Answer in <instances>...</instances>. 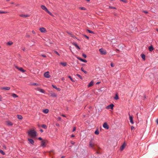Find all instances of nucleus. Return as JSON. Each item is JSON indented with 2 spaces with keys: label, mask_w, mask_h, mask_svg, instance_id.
<instances>
[{
  "label": "nucleus",
  "mask_w": 158,
  "mask_h": 158,
  "mask_svg": "<svg viewBox=\"0 0 158 158\" xmlns=\"http://www.w3.org/2000/svg\"><path fill=\"white\" fill-rule=\"evenodd\" d=\"M64 157V156H62V157H61V158H63Z\"/></svg>",
  "instance_id": "64"
},
{
  "label": "nucleus",
  "mask_w": 158,
  "mask_h": 158,
  "mask_svg": "<svg viewBox=\"0 0 158 158\" xmlns=\"http://www.w3.org/2000/svg\"><path fill=\"white\" fill-rule=\"evenodd\" d=\"M32 32L34 34H35V32L34 31H32Z\"/></svg>",
  "instance_id": "59"
},
{
  "label": "nucleus",
  "mask_w": 158,
  "mask_h": 158,
  "mask_svg": "<svg viewBox=\"0 0 158 158\" xmlns=\"http://www.w3.org/2000/svg\"><path fill=\"white\" fill-rule=\"evenodd\" d=\"M73 45L76 47H77V48L79 49H80V48H79V47L77 45V44H76V43H74L73 44Z\"/></svg>",
  "instance_id": "30"
},
{
  "label": "nucleus",
  "mask_w": 158,
  "mask_h": 158,
  "mask_svg": "<svg viewBox=\"0 0 158 158\" xmlns=\"http://www.w3.org/2000/svg\"><path fill=\"white\" fill-rule=\"evenodd\" d=\"M77 59L78 60H80V61H81L84 62H85V63H86L87 62V61L86 60L83 59H81V58H79V57H78Z\"/></svg>",
  "instance_id": "18"
},
{
  "label": "nucleus",
  "mask_w": 158,
  "mask_h": 158,
  "mask_svg": "<svg viewBox=\"0 0 158 158\" xmlns=\"http://www.w3.org/2000/svg\"><path fill=\"white\" fill-rule=\"evenodd\" d=\"M82 55L84 58H86L87 56L85 54H82Z\"/></svg>",
  "instance_id": "39"
},
{
  "label": "nucleus",
  "mask_w": 158,
  "mask_h": 158,
  "mask_svg": "<svg viewBox=\"0 0 158 158\" xmlns=\"http://www.w3.org/2000/svg\"><path fill=\"white\" fill-rule=\"evenodd\" d=\"M141 57L144 60H145V55L143 54H142Z\"/></svg>",
  "instance_id": "27"
},
{
  "label": "nucleus",
  "mask_w": 158,
  "mask_h": 158,
  "mask_svg": "<svg viewBox=\"0 0 158 158\" xmlns=\"http://www.w3.org/2000/svg\"><path fill=\"white\" fill-rule=\"evenodd\" d=\"M47 12L50 15H51V16H52L53 15H52V14L49 11H48H48Z\"/></svg>",
  "instance_id": "41"
},
{
  "label": "nucleus",
  "mask_w": 158,
  "mask_h": 158,
  "mask_svg": "<svg viewBox=\"0 0 158 158\" xmlns=\"http://www.w3.org/2000/svg\"><path fill=\"white\" fill-rule=\"evenodd\" d=\"M13 44V42L11 41H9L7 43V44L11 45Z\"/></svg>",
  "instance_id": "28"
},
{
  "label": "nucleus",
  "mask_w": 158,
  "mask_h": 158,
  "mask_svg": "<svg viewBox=\"0 0 158 158\" xmlns=\"http://www.w3.org/2000/svg\"><path fill=\"white\" fill-rule=\"evenodd\" d=\"M0 153L3 155H5V153L2 150H0Z\"/></svg>",
  "instance_id": "32"
},
{
  "label": "nucleus",
  "mask_w": 158,
  "mask_h": 158,
  "mask_svg": "<svg viewBox=\"0 0 158 158\" xmlns=\"http://www.w3.org/2000/svg\"><path fill=\"white\" fill-rule=\"evenodd\" d=\"M6 11H0V14H6L8 13Z\"/></svg>",
  "instance_id": "33"
},
{
  "label": "nucleus",
  "mask_w": 158,
  "mask_h": 158,
  "mask_svg": "<svg viewBox=\"0 0 158 158\" xmlns=\"http://www.w3.org/2000/svg\"><path fill=\"white\" fill-rule=\"evenodd\" d=\"M103 127L104 128L106 129H109V126L106 123H105L103 124Z\"/></svg>",
  "instance_id": "10"
},
{
  "label": "nucleus",
  "mask_w": 158,
  "mask_h": 158,
  "mask_svg": "<svg viewBox=\"0 0 158 158\" xmlns=\"http://www.w3.org/2000/svg\"><path fill=\"white\" fill-rule=\"evenodd\" d=\"M60 64L64 66H65L67 64L66 62H61Z\"/></svg>",
  "instance_id": "23"
},
{
  "label": "nucleus",
  "mask_w": 158,
  "mask_h": 158,
  "mask_svg": "<svg viewBox=\"0 0 158 158\" xmlns=\"http://www.w3.org/2000/svg\"><path fill=\"white\" fill-rule=\"evenodd\" d=\"M94 133L96 135H98L99 133L98 130V129L96 130Z\"/></svg>",
  "instance_id": "31"
},
{
  "label": "nucleus",
  "mask_w": 158,
  "mask_h": 158,
  "mask_svg": "<svg viewBox=\"0 0 158 158\" xmlns=\"http://www.w3.org/2000/svg\"><path fill=\"white\" fill-rule=\"evenodd\" d=\"M28 140L29 141V142L31 144H33V145L34 144V142L33 139H31L28 138Z\"/></svg>",
  "instance_id": "12"
},
{
  "label": "nucleus",
  "mask_w": 158,
  "mask_h": 158,
  "mask_svg": "<svg viewBox=\"0 0 158 158\" xmlns=\"http://www.w3.org/2000/svg\"><path fill=\"white\" fill-rule=\"evenodd\" d=\"M12 95L14 98H17L18 97V96H17L16 94L14 93L12 94Z\"/></svg>",
  "instance_id": "25"
},
{
  "label": "nucleus",
  "mask_w": 158,
  "mask_h": 158,
  "mask_svg": "<svg viewBox=\"0 0 158 158\" xmlns=\"http://www.w3.org/2000/svg\"><path fill=\"white\" fill-rule=\"evenodd\" d=\"M52 86L54 88V89H56L58 91H60V88H57L56 86L55 85H52Z\"/></svg>",
  "instance_id": "19"
},
{
  "label": "nucleus",
  "mask_w": 158,
  "mask_h": 158,
  "mask_svg": "<svg viewBox=\"0 0 158 158\" xmlns=\"http://www.w3.org/2000/svg\"><path fill=\"white\" fill-rule=\"evenodd\" d=\"M31 85L33 86H39L40 85L37 83H33L31 84Z\"/></svg>",
  "instance_id": "26"
},
{
  "label": "nucleus",
  "mask_w": 158,
  "mask_h": 158,
  "mask_svg": "<svg viewBox=\"0 0 158 158\" xmlns=\"http://www.w3.org/2000/svg\"><path fill=\"white\" fill-rule=\"evenodd\" d=\"M2 98V96L0 95V101H1Z\"/></svg>",
  "instance_id": "52"
},
{
  "label": "nucleus",
  "mask_w": 158,
  "mask_h": 158,
  "mask_svg": "<svg viewBox=\"0 0 158 158\" xmlns=\"http://www.w3.org/2000/svg\"><path fill=\"white\" fill-rule=\"evenodd\" d=\"M83 72H84V73H85V74H86L87 73V72L86 71L84 70Z\"/></svg>",
  "instance_id": "55"
},
{
  "label": "nucleus",
  "mask_w": 158,
  "mask_h": 158,
  "mask_svg": "<svg viewBox=\"0 0 158 158\" xmlns=\"http://www.w3.org/2000/svg\"><path fill=\"white\" fill-rule=\"evenodd\" d=\"M87 31L89 33H94V32L92 31H91V30H87Z\"/></svg>",
  "instance_id": "38"
},
{
  "label": "nucleus",
  "mask_w": 158,
  "mask_h": 158,
  "mask_svg": "<svg viewBox=\"0 0 158 158\" xmlns=\"http://www.w3.org/2000/svg\"><path fill=\"white\" fill-rule=\"evenodd\" d=\"M6 125L8 126H11L13 125V123L9 121H6Z\"/></svg>",
  "instance_id": "13"
},
{
  "label": "nucleus",
  "mask_w": 158,
  "mask_h": 158,
  "mask_svg": "<svg viewBox=\"0 0 158 158\" xmlns=\"http://www.w3.org/2000/svg\"><path fill=\"white\" fill-rule=\"evenodd\" d=\"M70 143L71 144H74L75 143L73 141H71V142Z\"/></svg>",
  "instance_id": "45"
},
{
  "label": "nucleus",
  "mask_w": 158,
  "mask_h": 158,
  "mask_svg": "<svg viewBox=\"0 0 158 158\" xmlns=\"http://www.w3.org/2000/svg\"><path fill=\"white\" fill-rule=\"evenodd\" d=\"M110 65L112 67H113L114 66V64L113 63H111Z\"/></svg>",
  "instance_id": "44"
},
{
  "label": "nucleus",
  "mask_w": 158,
  "mask_h": 158,
  "mask_svg": "<svg viewBox=\"0 0 158 158\" xmlns=\"http://www.w3.org/2000/svg\"><path fill=\"white\" fill-rule=\"evenodd\" d=\"M126 146V144L125 143H123L122 145L121 146L120 148V150L122 151L125 148Z\"/></svg>",
  "instance_id": "15"
},
{
  "label": "nucleus",
  "mask_w": 158,
  "mask_h": 158,
  "mask_svg": "<svg viewBox=\"0 0 158 158\" xmlns=\"http://www.w3.org/2000/svg\"><path fill=\"white\" fill-rule=\"evenodd\" d=\"M68 77L70 79V80L72 82H75V81H74V80L72 78V77L70 76H69Z\"/></svg>",
  "instance_id": "35"
},
{
  "label": "nucleus",
  "mask_w": 158,
  "mask_h": 158,
  "mask_svg": "<svg viewBox=\"0 0 158 158\" xmlns=\"http://www.w3.org/2000/svg\"><path fill=\"white\" fill-rule=\"evenodd\" d=\"M45 142L44 141L42 140L41 142V145L42 146H44L45 145Z\"/></svg>",
  "instance_id": "24"
},
{
  "label": "nucleus",
  "mask_w": 158,
  "mask_h": 158,
  "mask_svg": "<svg viewBox=\"0 0 158 158\" xmlns=\"http://www.w3.org/2000/svg\"><path fill=\"white\" fill-rule=\"evenodd\" d=\"M15 67L17 69H18L19 70V71L22 72H24L25 71V70H24L23 68H22V67H20V68H19V67H18L17 66H15Z\"/></svg>",
  "instance_id": "7"
},
{
  "label": "nucleus",
  "mask_w": 158,
  "mask_h": 158,
  "mask_svg": "<svg viewBox=\"0 0 158 158\" xmlns=\"http://www.w3.org/2000/svg\"><path fill=\"white\" fill-rule=\"evenodd\" d=\"M41 56L43 57H46V56L45 55H41Z\"/></svg>",
  "instance_id": "54"
},
{
  "label": "nucleus",
  "mask_w": 158,
  "mask_h": 158,
  "mask_svg": "<svg viewBox=\"0 0 158 158\" xmlns=\"http://www.w3.org/2000/svg\"><path fill=\"white\" fill-rule=\"evenodd\" d=\"M40 88H37L36 89V90L38 91H40Z\"/></svg>",
  "instance_id": "46"
},
{
  "label": "nucleus",
  "mask_w": 158,
  "mask_h": 158,
  "mask_svg": "<svg viewBox=\"0 0 158 158\" xmlns=\"http://www.w3.org/2000/svg\"><path fill=\"white\" fill-rule=\"evenodd\" d=\"M156 123L157 124L158 123V118L156 119Z\"/></svg>",
  "instance_id": "53"
},
{
  "label": "nucleus",
  "mask_w": 158,
  "mask_h": 158,
  "mask_svg": "<svg viewBox=\"0 0 158 158\" xmlns=\"http://www.w3.org/2000/svg\"><path fill=\"white\" fill-rule=\"evenodd\" d=\"M17 116L18 118L19 119H22L23 118V117L21 115H17Z\"/></svg>",
  "instance_id": "22"
},
{
  "label": "nucleus",
  "mask_w": 158,
  "mask_h": 158,
  "mask_svg": "<svg viewBox=\"0 0 158 158\" xmlns=\"http://www.w3.org/2000/svg\"><path fill=\"white\" fill-rule=\"evenodd\" d=\"M81 70L82 71H83V72L84 71V69H83L82 67V68H81Z\"/></svg>",
  "instance_id": "57"
},
{
  "label": "nucleus",
  "mask_w": 158,
  "mask_h": 158,
  "mask_svg": "<svg viewBox=\"0 0 158 158\" xmlns=\"http://www.w3.org/2000/svg\"><path fill=\"white\" fill-rule=\"evenodd\" d=\"M109 8H111V9H116V8L114 7H112V6H109Z\"/></svg>",
  "instance_id": "43"
},
{
  "label": "nucleus",
  "mask_w": 158,
  "mask_h": 158,
  "mask_svg": "<svg viewBox=\"0 0 158 158\" xmlns=\"http://www.w3.org/2000/svg\"><path fill=\"white\" fill-rule=\"evenodd\" d=\"M40 131L41 132H43V130L42 129H40Z\"/></svg>",
  "instance_id": "61"
},
{
  "label": "nucleus",
  "mask_w": 158,
  "mask_h": 158,
  "mask_svg": "<svg viewBox=\"0 0 158 158\" xmlns=\"http://www.w3.org/2000/svg\"><path fill=\"white\" fill-rule=\"evenodd\" d=\"M84 36L87 39H89V37L88 36H86V35H84Z\"/></svg>",
  "instance_id": "48"
},
{
  "label": "nucleus",
  "mask_w": 158,
  "mask_h": 158,
  "mask_svg": "<svg viewBox=\"0 0 158 158\" xmlns=\"http://www.w3.org/2000/svg\"><path fill=\"white\" fill-rule=\"evenodd\" d=\"M129 116L130 122L131 124H133L134 123V122L133 120V117L132 116L130 115L129 114Z\"/></svg>",
  "instance_id": "9"
},
{
  "label": "nucleus",
  "mask_w": 158,
  "mask_h": 158,
  "mask_svg": "<svg viewBox=\"0 0 158 158\" xmlns=\"http://www.w3.org/2000/svg\"><path fill=\"white\" fill-rule=\"evenodd\" d=\"M55 53H56V54H57V55H59V56H60V55L59 54V53L56 51H55Z\"/></svg>",
  "instance_id": "49"
},
{
  "label": "nucleus",
  "mask_w": 158,
  "mask_h": 158,
  "mask_svg": "<svg viewBox=\"0 0 158 158\" xmlns=\"http://www.w3.org/2000/svg\"><path fill=\"white\" fill-rule=\"evenodd\" d=\"M38 139L40 140H42V138L41 137H39L38 138Z\"/></svg>",
  "instance_id": "56"
},
{
  "label": "nucleus",
  "mask_w": 158,
  "mask_h": 158,
  "mask_svg": "<svg viewBox=\"0 0 158 158\" xmlns=\"http://www.w3.org/2000/svg\"><path fill=\"white\" fill-rule=\"evenodd\" d=\"M114 99L115 100H118V97L117 95H116L115 97L114 98Z\"/></svg>",
  "instance_id": "34"
},
{
  "label": "nucleus",
  "mask_w": 158,
  "mask_h": 158,
  "mask_svg": "<svg viewBox=\"0 0 158 158\" xmlns=\"http://www.w3.org/2000/svg\"><path fill=\"white\" fill-rule=\"evenodd\" d=\"M74 136V135H72L71 136V137H73Z\"/></svg>",
  "instance_id": "62"
},
{
  "label": "nucleus",
  "mask_w": 158,
  "mask_h": 158,
  "mask_svg": "<svg viewBox=\"0 0 158 158\" xmlns=\"http://www.w3.org/2000/svg\"><path fill=\"white\" fill-rule=\"evenodd\" d=\"M40 92H41V93H44V91L43 89H40Z\"/></svg>",
  "instance_id": "37"
},
{
  "label": "nucleus",
  "mask_w": 158,
  "mask_h": 158,
  "mask_svg": "<svg viewBox=\"0 0 158 158\" xmlns=\"http://www.w3.org/2000/svg\"><path fill=\"white\" fill-rule=\"evenodd\" d=\"M76 130V127H73V131H75Z\"/></svg>",
  "instance_id": "50"
},
{
  "label": "nucleus",
  "mask_w": 158,
  "mask_h": 158,
  "mask_svg": "<svg viewBox=\"0 0 158 158\" xmlns=\"http://www.w3.org/2000/svg\"><path fill=\"white\" fill-rule=\"evenodd\" d=\"M63 117H66L65 116V115L64 114H62L61 115Z\"/></svg>",
  "instance_id": "60"
},
{
  "label": "nucleus",
  "mask_w": 158,
  "mask_h": 158,
  "mask_svg": "<svg viewBox=\"0 0 158 158\" xmlns=\"http://www.w3.org/2000/svg\"><path fill=\"white\" fill-rule=\"evenodd\" d=\"M77 76L79 77L80 78H81V79H83L81 75H79V74H77Z\"/></svg>",
  "instance_id": "36"
},
{
  "label": "nucleus",
  "mask_w": 158,
  "mask_h": 158,
  "mask_svg": "<svg viewBox=\"0 0 158 158\" xmlns=\"http://www.w3.org/2000/svg\"><path fill=\"white\" fill-rule=\"evenodd\" d=\"M2 147L5 149H6V148L5 145H2Z\"/></svg>",
  "instance_id": "42"
},
{
  "label": "nucleus",
  "mask_w": 158,
  "mask_h": 158,
  "mask_svg": "<svg viewBox=\"0 0 158 158\" xmlns=\"http://www.w3.org/2000/svg\"><path fill=\"white\" fill-rule=\"evenodd\" d=\"M143 12L144 13L147 14L148 13V12L146 11L143 10Z\"/></svg>",
  "instance_id": "47"
},
{
  "label": "nucleus",
  "mask_w": 158,
  "mask_h": 158,
  "mask_svg": "<svg viewBox=\"0 0 158 158\" xmlns=\"http://www.w3.org/2000/svg\"><path fill=\"white\" fill-rule=\"evenodd\" d=\"M51 96L53 97H56L57 96L56 94L54 93L51 92L50 93Z\"/></svg>",
  "instance_id": "11"
},
{
  "label": "nucleus",
  "mask_w": 158,
  "mask_h": 158,
  "mask_svg": "<svg viewBox=\"0 0 158 158\" xmlns=\"http://www.w3.org/2000/svg\"><path fill=\"white\" fill-rule=\"evenodd\" d=\"M28 135L31 137L35 138L36 136V132L34 130H31L28 132Z\"/></svg>",
  "instance_id": "1"
},
{
  "label": "nucleus",
  "mask_w": 158,
  "mask_h": 158,
  "mask_svg": "<svg viewBox=\"0 0 158 158\" xmlns=\"http://www.w3.org/2000/svg\"><path fill=\"white\" fill-rule=\"evenodd\" d=\"M40 30L41 32H45L46 31V29L44 27H42L40 29Z\"/></svg>",
  "instance_id": "14"
},
{
  "label": "nucleus",
  "mask_w": 158,
  "mask_h": 158,
  "mask_svg": "<svg viewBox=\"0 0 158 158\" xmlns=\"http://www.w3.org/2000/svg\"><path fill=\"white\" fill-rule=\"evenodd\" d=\"M153 49L154 48L152 45L151 46L149 47V50L150 52H152L153 50Z\"/></svg>",
  "instance_id": "20"
},
{
  "label": "nucleus",
  "mask_w": 158,
  "mask_h": 158,
  "mask_svg": "<svg viewBox=\"0 0 158 158\" xmlns=\"http://www.w3.org/2000/svg\"><path fill=\"white\" fill-rule=\"evenodd\" d=\"M114 106V105L113 104H111L110 105L107 106L106 107V108L107 109H113V107Z\"/></svg>",
  "instance_id": "4"
},
{
  "label": "nucleus",
  "mask_w": 158,
  "mask_h": 158,
  "mask_svg": "<svg viewBox=\"0 0 158 158\" xmlns=\"http://www.w3.org/2000/svg\"><path fill=\"white\" fill-rule=\"evenodd\" d=\"M0 88L2 90H8L10 89V87H1Z\"/></svg>",
  "instance_id": "5"
},
{
  "label": "nucleus",
  "mask_w": 158,
  "mask_h": 158,
  "mask_svg": "<svg viewBox=\"0 0 158 158\" xmlns=\"http://www.w3.org/2000/svg\"><path fill=\"white\" fill-rule=\"evenodd\" d=\"M20 16L23 18H27L29 17V15H21Z\"/></svg>",
  "instance_id": "16"
},
{
  "label": "nucleus",
  "mask_w": 158,
  "mask_h": 158,
  "mask_svg": "<svg viewBox=\"0 0 158 158\" xmlns=\"http://www.w3.org/2000/svg\"><path fill=\"white\" fill-rule=\"evenodd\" d=\"M100 82H98L96 83V84H99L100 83Z\"/></svg>",
  "instance_id": "58"
},
{
  "label": "nucleus",
  "mask_w": 158,
  "mask_h": 158,
  "mask_svg": "<svg viewBox=\"0 0 158 158\" xmlns=\"http://www.w3.org/2000/svg\"><path fill=\"white\" fill-rule=\"evenodd\" d=\"M94 85V82L93 81H91L89 84L88 85V87H90Z\"/></svg>",
  "instance_id": "17"
},
{
  "label": "nucleus",
  "mask_w": 158,
  "mask_h": 158,
  "mask_svg": "<svg viewBox=\"0 0 158 158\" xmlns=\"http://www.w3.org/2000/svg\"><path fill=\"white\" fill-rule=\"evenodd\" d=\"M41 7L42 8V9L43 10H44L45 11L47 12L48 10L47 9V8L45 6H44V5H41Z\"/></svg>",
  "instance_id": "8"
},
{
  "label": "nucleus",
  "mask_w": 158,
  "mask_h": 158,
  "mask_svg": "<svg viewBox=\"0 0 158 158\" xmlns=\"http://www.w3.org/2000/svg\"><path fill=\"white\" fill-rule=\"evenodd\" d=\"M134 128V127L133 126H132L131 127V129L133 130Z\"/></svg>",
  "instance_id": "51"
},
{
  "label": "nucleus",
  "mask_w": 158,
  "mask_h": 158,
  "mask_svg": "<svg viewBox=\"0 0 158 158\" xmlns=\"http://www.w3.org/2000/svg\"><path fill=\"white\" fill-rule=\"evenodd\" d=\"M25 48H23V51H25Z\"/></svg>",
  "instance_id": "63"
},
{
  "label": "nucleus",
  "mask_w": 158,
  "mask_h": 158,
  "mask_svg": "<svg viewBox=\"0 0 158 158\" xmlns=\"http://www.w3.org/2000/svg\"><path fill=\"white\" fill-rule=\"evenodd\" d=\"M89 147L92 148H94V146L96 145L95 143V140L94 139H91L89 142Z\"/></svg>",
  "instance_id": "2"
},
{
  "label": "nucleus",
  "mask_w": 158,
  "mask_h": 158,
  "mask_svg": "<svg viewBox=\"0 0 158 158\" xmlns=\"http://www.w3.org/2000/svg\"><path fill=\"white\" fill-rule=\"evenodd\" d=\"M99 51L101 54L102 55H106V51L103 48H101L99 49Z\"/></svg>",
  "instance_id": "3"
},
{
  "label": "nucleus",
  "mask_w": 158,
  "mask_h": 158,
  "mask_svg": "<svg viewBox=\"0 0 158 158\" xmlns=\"http://www.w3.org/2000/svg\"><path fill=\"white\" fill-rule=\"evenodd\" d=\"M49 73L48 72H45L44 74V76L47 78L50 77V76L49 74Z\"/></svg>",
  "instance_id": "6"
},
{
  "label": "nucleus",
  "mask_w": 158,
  "mask_h": 158,
  "mask_svg": "<svg viewBox=\"0 0 158 158\" xmlns=\"http://www.w3.org/2000/svg\"><path fill=\"white\" fill-rule=\"evenodd\" d=\"M48 111L49 110L48 109H45L43 110V112L45 114L48 113Z\"/></svg>",
  "instance_id": "21"
},
{
  "label": "nucleus",
  "mask_w": 158,
  "mask_h": 158,
  "mask_svg": "<svg viewBox=\"0 0 158 158\" xmlns=\"http://www.w3.org/2000/svg\"><path fill=\"white\" fill-rule=\"evenodd\" d=\"M42 127L44 129H46L47 128V126L44 124L42 125Z\"/></svg>",
  "instance_id": "29"
},
{
  "label": "nucleus",
  "mask_w": 158,
  "mask_h": 158,
  "mask_svg": "<svg viewBox=\"0 0 158 158\" xmlns=\"http://www.w3.org/2000/svg\"><path fill=\"white\" fill-rule=\"evenodd\" d=\"M80 9L82 10H85V8H84V7H80L79 8Z\"/></svg>",
  "instance_id": "40"
}]
</instances>
